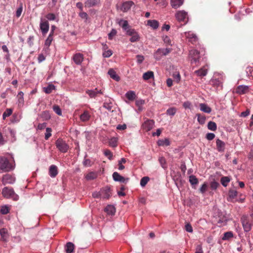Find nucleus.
<instances>
[{"label": "nucleus", "instance_id": "obj_1", "mask_svg": "<svg viewBox=\"0 0 253 253\" xmlns=\"http://www.w3.org/2000/svg\"><path fill=\"white\" fill-rule=\"evenodd\" d=\"M14 162L13 160H9L4 156L0 157V169L4 172H8L14 169Z\"/></svg>", "mask_w": 253, "mask_h": 253}, {"label": "nucleus", "instance_id": "obj_2", "mask_svg": "<svg viewBox=\"0 0 253 253\" xmlns=\"http://www.w3.org/2000/svg\"><path fill=\"white\" fill-rule=\"evenodd\" d=\"M2 196L6 199H11L17 201L19 200V196L15 193L13 188L9 187H4L1 192Z\"/></svg>", "mask_w": 253, "mask_h": 253}, {"label": "nucleus", "instance_id": "obj_3", "mask_svg": "<svg viewBox=\"0 0 253 253\" xmlns=\"http://www.w3.org/2000/svg\"><path fill=\"white\" fill-rule=\"evenodd\" d=\"M189 60L191 64L198 65L199 64V59L200 58V52L195 49L189 51L188 55Z\"/></svg>", "mask_w": 253, "mask_h": 253}, {"label": "nucleus", "instance_id": "obj_4", "mask_svg": "<svg viewBox=\"0 0 253 253\" xmlns=\"http://www.w3.org/2000/svg\"><path fill=\"white\" fill-rule=\"evenodd\" d=\"M252 218L249 216L243 215L241 219L242 226L245 232H249L252 229V223L251 222Z\"/></svg>", "mask_w": 253, "mask_h": 253}, {"label": "nucleus", "instance_id": "obj_5", "mask_svg": "<svg viewBox=\"0 0 253 253\" xmlns=\"http://www.w3.org/2000/svg\"><path fill=\"white\" fill-rule=\"evenodd\" d=\"M171 51V49L169 48H158L153 54L154 58L156 60H160L164 56L168 55Z\"/></svg>", "mask_w": 253, "mask_h": 253}, {"label": "nucleus", "instance_id": "obj_6", "mask_svg": "<svg viewBox=\"0 0 253 253\" xmlns=\"http://www.w3.org/2000/svg\"><path fill=\"white\" fill-rule=\"evenodd\" d=\"M55 145L58 150L61 153H66L69 148V146L66 142L60 138L56 141Z\"/></svg>", "mask_w": 253, "mask_h": 253}, {"label": "nucleus", "instance_id": "obj_7", "mask_svg": "<svg viewBox=\"0 0 253 253\" xmlns=\"http://www.w3.org/2000/svg\"><path fill=\"white\" fill-rule=\"evenodd\" d=\"M16 181V178L14 174L6 173L3 174L1 177L2 184L3 185L6 184H13Z\"/></svg>", "mask_w": 253, "mask_h": 253}, {"label": "nucleus", "instance_id": "obj_8", "mask_svg": "<svg viewBox=\"0 0 253 253\" xmlns=\"http://www.w3.org/2000/svg\"><path fill=\"white\" fill-rule=\"evenodd\" d=\"M144 123L141 125V128L143 130L148 132L150 131L155 126V122L153 120L145 118Z\"/></svg>", "mask_w": 253, "mask_h": 253}, {"label": "nucleus", "instance_id": "obj_9", "mask_svg": "<svg viewBox=\"0 0 253 253\" xmlns=\"http://www.w3.org/2000/svg\"><path fill=\"white\" fill-rule=\"evenodd\" d=\"M249 85H240L236 88V92L238 94H244L248 93L250 90Z\"/></svg>", "mask_w": 253, "mask_h": 253}, {"label": "nucleus", "instance_id": "obj_10", "mask_svg": "<svg viewBox=\"0 0 253 253\" xmlns=\"http://www.w3.org/2000/svg\"><path fill=\"white\" fill-rule=\"evenodd\" d=\"M208 70L209 66L208 65H206L201 67L200 69L196 70L194 72V74L198 77H203L207 75Z\"/></svg>", "mask_w": 253, "mask_h": 253}, {"label": "nucleus", "instance_id": "obj_11", "mask_svg": "<svg viewBox=\"0 0 253 253\" xmlns=\"http://www.w3.org/2000/svg\"><path fill=\"white\" fill-rule=\"evenodd\" d=\"M40 27L42 35H45L49 30L48 22L46 20L41 19Z\"/></svg>", "mask_w": 253, "mask_h": 253}, {"label": "nucleus", "instance_id": "obj_12", "mask_svg": "<svg viewBox=\"0 0 253 253\" xmlns=\"http://www.w3.org/2000/svg\"><path fill=\"white\" fill-rule=\"evenodd\" d=\"M134 5V2L131 0L125 1L122 4L121 6V10L124 12H127Z\"/></svg>", "mask_w": 253, "mask_h": 253}, {"label": "nucleus", "instance_id": "obj_13", "mask_svg": "<svg viewBox=\"0 0 253 253\" xmlns=\"http://www.w3.org/2000/svg\"><path fill=\"white\" fill-rule=\"evenodd\" d=\"M111 189L108 187L102 188L100 191V198L104 199H109L111 196Z\"/></svg>", "mask_w": 253, "mask_h": 253}, {"label": "nucleus", "instance_id": "obj_14", "mask_svg": "<svg viewBox=\"0 0 253 253\" xmlns=\"http://www.w3.org/2000/svg\"><path fill=\"white\" fill-rule=\"evenodd\" d=\"M72 59L76 65H81L84 61V55L81 53H76L72 57Z\"/></svg>", "mask_w": 253, "mask_h": 253}, {"label": "nucleus", "instance_id": "obj_15", "mask_svg": "<svg viewBox=\"0 0 253 253\" xmlns=\"http://www.w3.org/2000/svg\"><path fill=\"white\" fill-rule=\"evenodd\" d=\"M227 218L225 214L222 213H219L218 218H217V223L219 227L224 226L226 224Z\"/></svg>", "mask_w": 253, "mask_h": 253}, {"label": "nucleus", "instance_id": "obj_16", "mask_svg": "<svg viewBox=\"0 0 253 253\" xmlns=\"http://www.w3.org/2000/svg\"><path fill=\"white\" fill-rule=\"evenodd\" d=\"M175 17L179 21L185 22L188 19L187 13L184 10L177 12Z\"/></svg>", "mask_w": 253, "mask_h": 253}, {"label": "nucleus", "instance_id": "obj_17", "mask_svg": "<svg viewBox=\"0 0 253 253\" xmlns=\"http://www.w3.org/2000/svg\"><path fill=\"white\" fill-rule=\"evenodd\" d=\"M216 149L219 152H223L225 151V143L219 138L216 140Z\"/></svg>", "mask_w": 253, "mask_h": 253}, {"label": "nucleus", "instance_id": "obj_18", "mask_svg": "<svg viewBox=\"0 0 253 253\" xmlns=\"http://www.w3.org/2000/svg\"><path fill=\"white\" fill-rule=\"evenodd\" d=\"M113 178L115 181H119L121 183H126V181L128 180V178L126 179L123 176H121L118 172H114L113 173Z\"/></svg>", "mask_w": 253, "mask_h": 253}, {"label": "nucleus", "instance_id": "obj_19", "mask_svg": "<svg viewBox=\"0 0 253 253\" xmlns=\"http://www.w3.org/2000/svg\"><path fill=\"white\" fill-rule=\"evenodd\" d=\"M100 0H87L84 4L85 7L89 8L98 5L100 4Z\"/></svg>", "mask_w": 253, "mask_h": 253}, {"label": "nucleus", "instance_id": "obj_20", "mask_svg": "<svg viewBox=\"0 0 253 253\" xmlns=\"http://www.w3.org/2000/svg\"><path fill=\"white\" fill-rule=\"evenodd\" d=\"M185 36L190 42H196L197 41V37L196 35L192 32L189 31L188 32H185Z\"/></svg>", "mask_w": 253, "mask_h": 253}, {"label": "nucleus", "instance_id": "obj_21", "mask_svg": "<svg viewBox=\"0 0 253 253\" xmlns=\"http://www.w3.org/2000/svg\"><path fill=\"white\" fill-rule=\"evenodd\" d=\"M58 174V169L54 165H51L49 168V175L51 177H55Z\"/></svg>", "mask_w": 253, "mask_h": 253}, {"label": "nucleus", "instance_id": "obj_22", "mask_svg": "<svg viewBox=\"0 0 253 253\" xmlns=\"http://www.w3.org/2000/svg\"><path fill=\"white\" fill-rule=\"evenodd\" d=\"M210 83L212 86L217 89H222V84L220 81L218 79H212L211 80Z\"/></svg>", "mask_w": 253, "mask_h": 253}, {"label": "nucleus", "instance_id": "obj_23", "mask_svg": "<svg viewBox=\"0 0 253 253\" xmlns=\"http://www.w3.org/2000/svg\"><path fill=\"white\" fill-rule=\"evenodd\" d=\"M233 238L234 234L232 231H230L224 233L221 239L223 241H230Z\"/></svg>", "mask_w": 253, "mask_h": 253}, {"label": "nucleus", "instance_id": "obj_24", "mask_svg": "<svg viewBox=\"0 0 253 253\" xmlns=\"http://www.w3.org/2000/svg\"><path fill=\"white\" fill-rule=\"evenodd\" d=\"M104 211L108 215H114L116 212V209L112 205H108L104 209Z\"/></svg>", "mask_w": 253, "mask_h": 253}, {"label": "nucleus", "instance_id": "obj_25", "mask_svg": "<svg viewBox=\"0 0 253 253\" xmlns=\"http://www.w3.org/2000/svg\"><path fill=\"white\" fill-rule=\"evenodd\" d=\"M199 107L200 110L205 113L210 114L211 111V109L205 103H200Z\"/></svg>", "mask_w": 253, "mask_h": 253}, {"label": "nucleus", "instance_id": "obj_26", "mask_svg": "<svg viewBox=\"0 0 253 253\" xmlns=\"http://www.w3.org/2000/svg\"><path fill=\"white\" fill-rule=\"evenodd\" d=\"M147 25L153 29H157L159 26V22L156 20H149Z\"/></svg>", "mask_w": 253, "mask_h": 253}, {"label": "nucleus", "instance_id": "obj_27", "mask_svg": "<svg viewBox=\"0 0 253 253\" xmlns=\"http://www.w3.org/2000/svg\"><path fill=\"white\" fill-rule=\"evenodd\" d=\"M75 246L71 242H68L65 246V250L66 253H72L74 252Z\"/></svg>", "mask_w": 253, "mask_h": 253}, {"label": "nucleus", "instance_id": "obj_28", "mask_svg": "<svg viewBox=\"0 0 253 253\" xmlns=\"http://www.w3.org/2000/svg\"><path fill=\"white\" fill-rule=\"evenodd\" d=\"M238 192L235 189H230L228 192V201H232V200L236 198Z\"/></svg>", "mask_w": 253, "mask_h": 253}, {"label": "nucleus", "instance_id": "obj_29", "mask_svg": "<svg viewBox=\"0 0 253 253\" xmlns=\"http://www.w3.org/2000/svg\"><path fill=\"white\" fill-rule=\"evenodd\" d=\"M80 120L84 122L88 121L90 118V115L88 111H84L83 114L80 115Z\"/></svg>", "mask_w": 253, "mask_h": 253}, {"label": "nucleus", "instance_id": "obj_30", "mask_svg": "<svg viewBox=\"0 0 253 253\" xmlns=\"http://www.w3.org/2000/svg\"><path fill=\"white\" fill-rule=\"evenodd\" d=\"M184 0H171L170 3L172 8L176 9L182 5Z\"/></svg>", "mask_w": 253, "mask_h": 253}, {"label": "nucleus", "instance_id": "obj_31", "mask_svg": "<svg viewBox=\"0 0 253 253\" xmlns=\"http://www.w3.org/2000/svg\"><path fill=\"white\" fill-rule=\"evenodd\" d=\"M117 23L122 27L123 30H126L128 28V23L126 20L119 19H117Z\"/></svg>", "mask_w": 253, "mask_h": 253}, {"label": "nucleus", "instance_id": "obj_32", "mask_svg": "<svg viewBox=\"0 0 253 253\" xmlns=\"http://www.w3.org/2000/svg\"><path fill=\"white\" fill-rule=\"evenodd\" d=\"M108 74L109 75L110 77L116 81H119L120 80V77L116 74V72L112 69H110Z\"/></svg>", "mask_w": 253, "mask_h": 253}, {"label": "nucleus", "instance_id": "obj_33", "mask_svg": "<svg viewBox=\"0 0 253 253\" xmlns=\"http://www.w3.org/2000/svg\"><path fill=\"white\" fill-rule=\"evenodd\" d=\"M170 141L168 138H165L164 139H159L157 141V144L159 146H168L170 145Z\"/></svg>", "mask_w": 253, "mask_h": 253}, {"label": "nucleus", "instance_id": "obj_34", "mask_svg": "<svg viewBox=\"0 0 253 253\" xmlns=\"http://www.w3.org/2000/svg\"><path fill=\"white\" fill-rule=\"evenodd\" d=\"M86 93L90 96L91 98L95 97L99 93H102L101 90H97V89H95L94 90H87L86 91Z\"/></svg>", "mask_w": 253, "mask_h": 253}, {"label": "nucleus", "instance_id": "obj_35", "mask_svg": "<svg viewBox=\"0 0 253 253\" xmlns=\"http://www.w3.org/2000/svg\"><path fill=\"white\" fill-rule=\"evenodd\" d=\"M24 93L22 91H19L17 94L18 104L19 106H22L24 104Z\"/></svg>", "mask_w": 253, "mask_h": 253}, {"label": "nucleus", "instance_id": "obj_36", "mask_svg": "<svg viewBox=\"0 0 253 253\" xmlns=\"http://www.w3.org/2000/svg\"><path fill=\"white\" fill-rule=\"evenodd\" d=\"M55 86L54 84H49L47 86L44 87L43 88V90L46 94H49L51 93L53 90H55Z\"/></svg>", "mask_w": 253, "mask_h": 253}, {"label": "nucleus", "instance_id": "obj_37", "mask_svg": "<svg viewBox=\"0 0 253 253\" xmlns=\"http://www.w3.org/2000/svg\"><path fill=\"white\" fill-rule=\"evenodd\" d=\"M126 97L130 101H133L136 97V94L134 91L130 90L127 91L126 94Z\"/></svg>", "mask_w": 253, "mask_h": 253}, {"label": "nucleus", "instance_id": "obj_38", "mask_svg": "<svg viewBox=\"0 0 253 253\" xmlns=\"http://www.w3.org/2000/svg\"><path fill=\"white\" fill-rule=\"evenodd\" d=\"M231 180V178L229 176H223L220 179V182L224 187H226L228 185Z\"/></svg>", "mask_w": 253, "mask_h": 253}, {"label": "nucleus", "instance_id": "obj_39", "mask_svg": "<svg viewBox=\"0 0 253 253\" xmlns=\"http://www.w3.org/2000/svg\"><path fill=\"white\" fill-rule=\"evenodd\" d=\"M154 73L152 71H148L143 75V79L144 80H148L151 78H154Z\"/></svg>", "mask_w": 253, "mask_h": 253}, {"label": "nucleus", "instance_id": "obj_40", "mask_svg": "<svg viewBox=\"0 0 253 253\" xmlns=\"http://www.w3.org/2000/svg\"><path fill=\"white\" fill-rule=\"evenodd\" d=\"M109 145L112 147H116L118 145V138L117 137H112L109 140Z\"/></svg>", "mask_w": 253, "mask_h": 253}, {"label": "nucleus", "instance_id": "obj_41", "mask_svg": "<svg viewBox=\"0 0 253 253\" xmlns=\"http://www.w3.org/2000/svg\"><path fill=\"white\" fill-rule=\"evenodd\" d=\"M189 180L192 185H197L198 183V178L193 175H191L189 176Z\"/></svg>", "mask_w": 253, "mask_h": 253}, {"label": "nucleus", "instance_id": "obj_42", "mask_svg": "<svg viewBox=\"0 0 253 253\" xmlns=\"http://www.w3.org/2000/svg\"><path fill=\"white\" fill-rule=\"evenodd\" d=\"M208 128L212 131H215L217 129V125L214 122L210 121L208 124Z\"/></svg>", "mask_w": 253, "mask_h": 253}, {"label": "nucleus", "instance_id": "obj_43", "mask_svg": "<svg viewBox=\"0 0 253 253\" xmlns=\"http://www.w3.org/2000/svg\"><path fill=\"white\" fill-rule=\"evenodd\" d=\"M196 116L197 117V120L199 123L201 125H203L206 122V117L204 115H201L200 114H197Z\"/></svg>", "mask_w": 253, "mask_h": 253}, {"label": "nucleus", "instance_id": "obj_44", "mask_svg": "<svg viewBox=\"0 0 253 253\" xmlns=\"http://www.w3.org/2000/svg\"><path fill=\"white\" fill-rule=\"evenodd\" d=\"M97 176V175L95 172H90L85 176V178L88 180H93L95 179Z\"/></svg>", "mask_w": 253, "mask_h": 253}, {"label": "nucleus", "instance_id": "obj_45", "mask_svg": "<svg viewBox=\"0 0 253 253\" xmlns=\"http://www.w3.org/2000/svg\"><path fill=\"white\" fill-rule=\"evenodd\" d=\"M93 164V161H92L89 159H86L85 158H84L83 162V165L85 167H91Z\"/></svg>", "mask_w": 253, "mask_h": 253}, {"label": "nucleus", "instance_id": "obj_46", "mask_svg": "<svg viewBox=\"0 0 253 253\" xmlns=\"http://www.w3.org/2000/svg\"><path fill=\"white\" fill-rule=\"evenodd\" d=\"M13 110L11 108H7L5 110L2 114V118L5 119L6 117L10 116L12 113Z\"/></svg>", "mask_w": 253, "mask_h": 253}, {"label": "nucleus", "instance_id": "obj_47", "mask_svg": "<svg viewBox=\"0 0 253 253\" xmlns=\"http://www.w3.org/2000/svg\"><path fill=\"white\" fill-rule=\"evenodd\" d=\"M53 40V37H51V36H48L44 42V46L48 48L50 46Z\"/></svg>", "mask_w": 253, "mask_h": 253}, {"label": "nucleus", "instance_id": "obj_48", "mask_svg": "<svg viewBox=\"0 0 253 253\" xmlns=\"http://www.w3.org/2000/svg\"><path fill=\"white\" fill-rule=\"evenodd\" d=\"M42 117L45 120H49L51 118L49 111L47 110L43 111L42 113Z\"/></svg>", "mask_w": 253, "mask_h": 253}, {"label": "nucleus", "instance_id": "obj_49", "mask_svg": "<svg viewBox=\"0 0 253 253\" xmlns=\"http://www.w3.org/2000/svg\"><path fill=\"white\" fill-rule=\"evenodd\" d=\"M172 77L177 83H178L180 82L181 77L179 72H175L173 73L172 74Z\"/></svg>", "mask_w": 253, "mask_h": 253}, {"label": "nucleus", "instance_id": "obj_50", "mask_svg": "<svg viewBox=\"0 0 253 253\" xmlns=\"http://www.w3.org/2000/svg\"><path fill=\"white\" fill-rule=\"evenodd\" d=\"M149 177L148 176L142 177L140 180V185L142 187H144L149 181Z\"/></svg>", "mask_w": 253, "mask_h": 253}, {"label": "nucleus", "instance_id": "obj_51", "mask_svg": "<svg viewBox=\"0 0 253 253\" xmlns=\"http://www.w3.org/2000/svg\"><path fill=\"white\" fill-rule=\"evenodd\" d=\"M131 37L130 38L129 41L131 42H137L140 39V37L138 33H136Z\"/></svg>", "mask_w": 253, "mask_h": 253}, {"label": "nucleus", "instance_id": "obj_52", "mask_svg": "<svg viewBox=\"0 0 253 253\" xmlns=\"http://www.w3.org/2000/svg\"><path fill=\"white\" fill-rule=\"evenodd\" d=\"M104 155L107 157L109 160H111L113 159V153L109 149H105L104 150Z\"/></svg>", "mask_w": 253, "mask_h": 253}, {"label": "nucleus", "instance_id": "obj_53", "mask_svg": "<svg viewBox=\"0 0 253 253\" xmlns=\"http://www.w3.org/2000/svg\"><path fill=\"white\" fill-rule=\"evenodd\" d=\"M176 109L174 107H171L167 110V114L169 116H173L176 113Z\"/></svg>", "mask_w": 253, "mask_h": 253}, {"label": "nucleus", "instance_id": "obj_54", "mask_svg": "<svg viewBox=\"0 0 253 253\" xmlns=\"http://www.w3.org/2000/svg\"><path fill=\"white\" fill-rule=\"evenodd\" d=\"M117 33V30L115 29H112L111 32L108 34V39L110 40H112L114 37L116 35Z\"/></svg>", "mask_w": 253, "mask_h": 253}, {"label": "nucleus", "instance_id": "obj_55", "mask_svg": "<svg viewBox=\"0 0 253 253\" xmlns=\"http://www.w3.org/2000/svg\"><path fill=\"white\" fill-rule=\"evenodd\" d=\"M20 116L18 114H14L11 120L12 123H18L20 121Z\"/></svg>", "mask_w": 253, "mask_h": 253}, {"label": "nucleus", "instance_id": "obj_56", "mask_svg": "<svg viewBox=\"0 0 253 253\" xmlns=\"http://www.w3.org/2000/svg\"><path fill=\"white\" fill-rule=\"evenodd\" d=\"M246 73L248 77H252L253 78V67H248L246 68Z\"/></svg>", "mask_w": 253, "mask_h": 253}, {"label": "nucleus", "instance_id": "obj_57", "mask_svg": "<svg viewBox=\"0 0 253 253\" xmlns=\"http://www.w3.org/2000/svg\"><path fill=\"white\" fill-rule=\"evenodd\" d=\"M52 129L50 127L46 128V132L45 133L44 138L45 140H48L51 136Z\"/></svg>", "mask_w": 253, "mask_h": 253}, {"label": "nucleus", "instance_id": "obj_58", "mask_svg": "<svg viewBox=\"0 0 253 253\" xmlns=\"http://www.w3.org/2000/svg\"><path fill=\"white\" fill-rule=\"evenodd\" d=\"M219 186V183L215 181H211L210 183V187L211 190H216Z\"/></svg>", "mask_w": 253, "mask_h": 253}, {"label": "nucleus", "instance_id": "obj_59", "mask_svg": "<svg viewBox=\"0 0 253 253\" xmlns=\"http://www.w3.org/2000/svg\"><path fill=\"white\" fill-rule=\"evenodd\" d=\"M113 54V51L111 49H108L106 51H103L102 56L104 58L110 57Z\"/></svg>", "mask_w": 253, "mask_h": 253}, {"label": "nucleus", "instance_id": "obj_60", "mask_svg": "<svg viewBox=\"0 0 253 253\" xmlns=\"http://www.w3.org/2000/svg\"><path fill=\"white\" fill-rule=\"evenodd\" d=\"M53 110L55 112V113L56 114H57L58 115H59V116L62 115V111H61V110L59 106L54 105L53 106Z\"/></svg>", "mask_w": 253, "mask_h": 253}, {"label": "nucleus", "instance_id": "obj_61", "mask_svg": "<svg viewBox=\"0 0 253 253\" xmlns=\"http://www.w3.org/2000/svg\"><path fill=\"white\" fill-rule=\"evenodd\" d=\"M124 30L126 31V34L130 36H132L137 33L134 29H130L129 27L126 30Z\"/></svg>", "mask_w": 253, "mask_h": 253}, {"label": "nucleus", "instance_id": "obj_62", "mask_svg": "<svg viewBox=\"0 0 253 253\" xmlns=\"http://www.w3.org/2000/svg\"><path fill=\"white\" fill-rule=\"evenodd\" d=\"M9 212V208L6 206H2L0 209V212L2 214H6Z\"/></svg>", "mask_w": 253, "mask_h": 253}, {"label": "nucleus", "instance_id": "obj_63", "mask_svg": "<svg viewBox=\"0 0 253 253\" xmlns=\"http://www.w3.org/2000/svg\"><path fill=\"white\" fill-rule=\"evenodd\" d=\"M46 18L50 21H53L55 19L56 16L54 13H49L46 14Z\"/></svg>", "mask_w": 253, "mask_h": 253}, {"label": "nucleus", "instance_id": "obj_64", "mask_svg": "<svg viewBox=\"0 0 253 253\" xmlns=\"http://www.w3.org/2000/svg\"><path fill=\"white\" fill-rule=\"evenodd\" d=\"M79 15L81 18L85 19V20H87L88 17L87 14L83 11L79 13Z\"/></svg>", "mask_w": 253, "mask_h": 253}]
</instances>
